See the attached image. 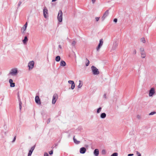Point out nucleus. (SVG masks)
<instances>
[{"mask_svg": "<svg viewBox=\"0 0 156 156\" xmlns=\"http://www.w3.org/2000/svg\"><path fill=\"white\" fill-rule=\"evenodd\" d=\"M50 121H51V119L50 118L48 119V120L47 121V124L49 123L50 122Z\"/></svg>", "mask_w": 156, "mask_h": 156, "instance_id": "obj_41", "label": "nucleus"}, {"mask_svg": "<svg viewBox=\"0 0 156 156\" xmlns=\"http://www.w3.org/2000/svg\"><path fill=\"white\" fill-rule=\"evenodd\" d=\"M27 22L24 25V26L27 27Z\"/></svg>", "mask_w": 156, "mask_h": 156, "instance_id": "obj_47", "label": "nucleus"}, {"mask_svg": "<svg viewBox=\"0 0 156 156\" xmlns=\"http://www.w3.org/2000/svg\"><path fill=\"white\" fill-rule=\"evenodd\" d=\"M16 139V136H15L14 137L13 140L12 141V142H14L15 141Z\"/></svg>", "mask_w": 156, "mask_h": 156, "instance_id": "obj_43", "label": "nucleus"}, {"mask_svg": "<svg viewBox=\"0 0 156 156\" xmlns=\"http://www.w3.org/2000/svg\"><path fill=\"white\" fill-rule=\"evenodd\" d=\"M113 21L115 23H116L117 22V19L116 18L114 19L113 20Z\"/></svg>", "mask_w": 156, "mask_h": 156, "instance_id": "obj_42", "label": "nucleus"}, {"mask_svg": "<svg viewBox=\"0 0 156 156\" xmlns=\"http://www.w3.org/2000/svg\"><path fill=\"white\" fill-rule=\"evenodd\" d=\"M94 153L95 156H98L99 154V150L98 149H95L94 151Z\"/></svg>", "mask_w": 156, "mask_h": 156, "instance_id": "obj_15", "label": "nucleus"}, {"mask_svg": "<svg viewBox=\"0 0 156 156\" xmlns=\"http://www.w3.org/2000/svg\"><path fill=\"white\" fill-rule=\"evenodd\" d=\"M106 115L105 113H103L101 114L100 117L102 119H104L106 117Z\"/></svg>", "mask_w": 156, "mask_h": 156, "instance_id": "obj_19", "label": "nucleus"}, {"mask_svg": "<svg viewBox=\"0 0 156 156\" xmlns=\"http://www.w3.org/2000/svg\"><path fill=\"white\" fill-rule=\"evenodd\" d=\"M91 69L93 74L94 75H97L99 73L98 69L94 66H92Z\"/></svg>", "mask_w": 156, "mask_h": 156, "instance_id": "obj_2", "label": "nucleus"}, {"mask_svg": "<svg viewBox=\"0 0 156 156\" xmlns=\"http://www.w3.org/2000/svg\"><path fill=\"white\" fill-rule=\"evenodd\" d=\"M3 99H4V98H2V101L3 100Z\"/></svg>", "mask_w": 156, "mask_h": 156, "instance_id": "obj_53", "label": "nucleus"}, {"mask_svg": "<svg viewBox=\"0 0 156 156\" xmlns=\"http://www.w3.org/2000/svg\"><path fill=\"white\" fill-rule=\"evenodd\" d=\"M17 97H18V99L19 102V108H20V111H21V109L22 108V103L21 101V100H20V96H19V93H18V94Z\"/></svg>", "mask_w": 156, "mask_h": 156, "instance_id": "obj_9", "label": "nucleus"}, {"mask_svg": "<svg viewBox=\"0 0 156 156\" xmlns=\"http://www.w3.org/2000/svg\"><path fill=\"white\" fill-rule=\"evenodd\" d=\"M81 81L80 80H79L80 83L78 86V87L79 88H80L83 85L82 83H81Z\"/></svg>", "mask_w": 156, "mask_h": 156, "instance_id": "obj_22", "label": "nucleus"}, {"mask_svg": "<svg viewBox=\"0 0 156 156\" xmlns=\"http://www.w3.org/2000/svg\"><path fill=\"white\" fill-rule=\"evenodd\" d=\"M76 44V42L75 41H73L72 43V45L73 46H74Z\"/></svg>", "mask_w": 156, "mask_h": 156, "instance_id": "obj_29", "label": "nucleus"}, {"mask_svg": "<svg viewBox=\"0 0 156 156\" xmlns=\"http://www.w3.org/2000/svg\"><path fill=\"white\" fill-rule=\"evenodd\" d=\"M61 59V58L59 56H57L55 58V60L57 62H59Z\"/></svg>", "mask_w": 156, "mask_h": 156, "instance_id": "obj_21", "label": "nucleus"}, {"mask_svg": "<svg viewBox=\"0 0 156 156\" xmlns=\"http://www.w3.org/2000/svg\"><path fill=\"white\" fill-rule=\"evenodd\" d=\"M141 55V58H144L146 57V53L145 51L141 52H140Z\"/></svg>", "mask_w": 156, "mask_h": 156, "instance_id": "obj_18", "label": "nucleus"}, {"mask_svg": "<svg viewBox=\"0 0 156 156\" xmlns=\"http://www.w3.org/2000/svg\"><path fill=\"white\" fill-rule=\"evenodd\" d=\"M62 12L61 10H59L58 12V16H57V19L58 20V21L59 22H61L62 21Z\"/></svg>", "mask_w": 156, "mask_h": 156, "instance_id": "obj_3", "label": "nucleus"}, {"mask_svg": "<svg viewBox=\"0 0 156 156\" xmlns=\"http://www.w3.org/2000/svg\"><path fill=\"white\" fill-rule=\"evenodd\" d=\"M18 73V71L17 68H14L12 69L8 74V75H11L15 76L17 75Z\"/></svg>", "mask_w": 156, "mask_h": 156, "instance_id": "obj_1", "label": "nucleus"}, {"mask_svg": "<svg viewBox=\"0 0 156 156\" xmlns=\"http://www.w3.org/2000/svg\"><path fill=\"white\" fill-rule=\"evenodd\" d=\"M86 66H87L89 65V64H90V61L87 58H86Z\"/></svg>", "mask_w": 156, "mask_h": 156, "instance_id": "obj_23", "label": "nucleus"}, {"mask_svg": "<svg viewBox=\"0 0 156 156\" xmlns=\"http://www.w3.org/2000/svg\"><path fill=\"white\" fill-rule=\"evenodd\" d=\"M35 146H33L31 147L30 149V151H31L32 153L35 148Z\"/></svg>", "mask_w": 156, "mask_h": 156, "instance_id": "obj_27", "label": "nucleus"}, {"mask_svg": "<svg viewBox=\"0 0 156 156\" xmlns=\"http://www.w3.org/2000/svg\"><path fill=\"white\" fill-rule=\"evenodd\" d=\"M99 18L96 17L95 18V20L96 21H98L99 20Z\"/></svg>", "mask_w": 156, "mask_h": 156, "instance_id": "obj_45", "label": "nucleus"}, {"mask_svg": "<svg viewBox=\"0 0 156 156\" xmlns=\"http://www.w3.org/2000/svg\"><path fill=\"white\" fill-rule=\"evenodd\" d=\"M68 83H69V84H71V85L72 84H73V83L74 82L73 81V80H69L68 81Z\"/></svg>", "mask_w": 156, "mask_h": 156, "instance_id": "obj_31", "label": "nucleus"}, {"mask_svg": "<svg viewBox=\"0 0 156 156\" xmlns=\"http://www.w3.org/2000/svg\"><path fill=\"white\" fill-rule=\"evenodd\" d=\"M28 39L27 36H26L24 37V39L23 40V43L24 44L26 43L28 41Z\"/></svg>", "mask_w": 156, "mask_h": 156, "instance_id": "obj_17", "label": "nucleus"}, {"mask_svg": "<svg viewBox=\"0 0 156 156\" xmlns=\"http://www.w3.org/2000/svg\"><path fill=\"white\" fill-rule=\"evenodd\" d=\"M48 10L46 7H44L43 9V15L44 16L45 18H47V16L46 14H48Z\"/></svg>", "mask_w": 156, "mask_h": 156, "instance_id": "obj_7", "label": "nucleus"}, {"mask_svg": "<svg viewBox=\"0 0 156 156\" xmlns=\"http://www.w3.org/2000/svg\"><path fill=\"white\" fill-rule=\"evenodd\" d=\"M155 93L154 89V88H151L149 90V96L151 97Z\"/></svg>", "mask_w": 156, "mask_h": 156, "instance_id": "obj_6", "label": "nucleus"}, {"mask_svg": "<svg viewBox=\"0 0 156 156\" xmlns=\"http://www.w3.org/2000/svg\"><path fill=\"white\" fill-rule=\"evenodd\" d=\"M57 0H52V2H54L56 1Z\"/></svg>", "mask_w": 156, "mask_h": 156, "instance_id": "obj_51", "label": "nucleus"}, {"mask_svg": "<svg viewBox=\"0 0 156 156\" xmlns=\"http://www.w3.org/2000/svg\"><path fill=\"white\" fill-rule=\"evenodd\" d=\"M140 40L141 42H142L143 43H145L146 42V41L145 39V38L144 37L141 38L140 39Z\"/></svg>", "mask_w": 156, "mask_h": 156, "instance_id": "obj_26", "label": "nucleus"}, {"mask_svg": "<svg viewBox=\"0 0 156 156\" xmlns=\"http://www.w3.org/2000/svg\"><path fill=\"white\" fill-rule=\"evenodd\" d=\"M32 152L31 151H29V153L28 154V156H31L32 154Z\"/></svg>", "mask_w": 156, "mask_h": 156, "instance_id": "obj_37", "label": "nucleus"}, {"mask_svg": "<svg viewBox=\"0 0 156 156\" xmlns=\"http://www.w3.org/2000/svg\"><path fill=\"white\" fill-rule=\"evenodd\" d=\"M156 113V112H151L150 113H149V115H152Z\"/></svg>", "mask_w": 156, "mask_h": 156, "instance_id": "obj_35", "label": "nucleus"}, {"mask_svg": "<svg viewBox=\"0 0 156 156\" xmlns=\"http://www.w3.org/2000/svg\"><path fill=\"white\" fill-rule=\"evenodd\" d=\"M49 153L50 155H51L53 154V150H51V151L49 152Z\"/></svg>", "mask_w": 156, "mask_h": 156, "instance_id": "obj_36", "label": "nucleus"}, {"mask_svg": "<svg viewBox=\"0 0 156 156\" xmlns=\"http://www.w3.org/2000/svg\"><path fill=\"white\" fill-rule=\"evenodd\" d=\"M58 47H59V48H60V49H62V47H61V46L60 45H58Z\"/></svg>", "mask_w": 156, "mask_h": 156, "instance_id": "obj_49", "label": "nucleus"}, {"mask_svg": "<svg viewBox=\"0 0 156 156\" xmlns=\"http://www.w3.org/2000/svg\"><path fill=\"white\" fill-rule=\"evenodd\" d=\"M86 151V149L84 147H82L80 149V152L81 154H84Z\"/></svg>", "mask_w": 156, "mask_h": 156, "instance_id": "obj_13", "label": "nucleus"}, {"mask_svg": "<svg viewBox=\"0 0 156 156\" xmlns=\"http://www.w3.org/2000/svg\"><path fill=\"white\" fill-rule=\"evenodd\" d=\"M66 65V62L63 60H61L60 62V66H64Z\"/></svg>", "mask_w": 156, "mask_h": 156, "instance_id": "obj_16", "label": "nucleus"}, {"mask_svg": "<svg viewBox=\"0 0 156 156\" xmlns=\"http://www.w3.org/2000/svg\"><path fill=\"white\" fill-rule=\"evenodd\" d=\"M137 118L138 119H140L141 118V115H137Z\"/></svg>", "mask_w": 156, "mask_h": 156, "instance_id": "obj_32", "label": "nucleus"}, {"mask_svg": "<svg viewBox=\"0 0 156 156\" xmlns=\"http://www.w3.org/2000/svg\"><path fill=\"white\" fill-rule=\"evenodd\" d=\"M106 152L105 150H103L102 151V153L103 154H106Z\"/></svg>", "mask_w": 156, "mask_h": 156, "instance_id": "obj_34", "label": "nucleus"}, {"mask_svg": "<svg viewBox=\"0 0 156 156\" xmlns=\"http://www.w3.org/2000/svg\"><path fill=\"white\" fill-rule=\"evenodd\" d=\"M44 156H48V154L47 152H45L44 154Z\"/></svg>", "mask_w": 156, "mask_h": 156, "instance_id": "obj_40", "label": "nucleus"}, {"mask_svg": "<svg viewBox=\"0 0 156 156\" xmlns=\"http://www.w3.org/2000/svg\"><path fill=\"white\" fill-rule=\"evenodd\" d=\"M22 3V2L21 1H20L18 4V6L19 7Z\"/></svg>", "mask_w": 156, "mask_h": 156, "instance_id": "obj_44", "label": "nucleus"}, {"mask_svg": "<svg viewBox=\"0 0 156 156\" xmlns=\"http://www.w3.org/2000/svg\"><path fill=\"white\" fill-rule=\"evenodd\" d=\"M102 109V108L101 107H99L97 109V113H99L101 111Z\"/></svg>", "mask_w": 156, "mask_h": 156, "instance_id": "obj_24", "label": "nucleus"}, {"mask_svg": "<svg viewBox=\"0 0 156 156\" xmlns=\"http://www.w3.org/2000/svg\"><path fill=\"white\" fill-rule=\"evenodd\" d=\"M75 84L74 83H73V84H72L71 85V89L72 90H73V89H74V88L75 87Z\"/></svg>", "mask_w": 156, "mask_h": 156, "instance_id": "obj_25", "label": "nucleus"}, {"mask_svg": "<svg viewBox=\"0 0 156 156\" xmlns=\"http://www.w3.org/2000/svg\"><path fill=\"white\" fill-rule=\"evenodd\" d=\"M108 14L109 11L108 10H107L105 12L103 16L102 17V20H104L105 18L108 15Z\"/></svg>", "mask_w": 156, "mask_h": 156, "instance_id": "obj_10", "label": "nucleus"}, {"mask_svg": "<svg viewBox=\"0 0 156 156\" xmlns=\"http://www.w3.org/2000/svg\"><path fill=\"white\" fill-rule=\"evenodd\" d=\"M13 80L12 79H10L9 80V83L10 84V87H14L15 86V83H13Z\"/></svg>", "mask_w": 156, "mask_h": 156, "instance_id": "obj_14", "label": "nucleus"}, {"mask_svg": "<svg viewBox=\"0 0 156 156\" xmlns=\"http://www.w3.org/2000/svg\"><path fill=\"white\" fill-rule=\"evenodd\" d=\"M104 97H105V98H106V95L105 94H104Z\"/></svg>", "mask_w": 156, "mask_h": 156, "instance_id": "obj_50", "label": "nucleus"}, {"mask_svg": "<svg viewBox=\"0 0 156 156\" xmlns=\"http://www.w3.org/2000/svg\"><path fill=\"white\" fill-rule=\"evenodd\" d=\"M73 140L74 142L76 144H79L80 143V141L77 140L75 138L74 136L73 137Z\"/></svg>", "mask_w": 156, "mask_h": 156, "instance_id": "obj_20", "label": "nucleus"}, {"mask_svg": "<svg viewBox=\"0 0 156 156\" xmlns=\"http://www.w3.org/2000/svg\"><path fill=\"white\" fill-rule=\"evenodd\" d=\"M4 133H5V135H6V134L7 133H6V132H5Z\"/></svg>", "mask_w": 156, "mask_h": 156, "instance_id": "obj_52", "label": "nucleus"}, {"mask_svg": "<svg viewBox=\"0 0 156 156\" xmlns=\"http://www.w3.org/2000/svg\"><path fill=\"white\" fill-rule=\"evenodd\" d=\"M103 44V39L102 38L100 39L99 41V43L98 45V47L97 48V51H98L100 49V48L101 47Z\"/></svg>", "mask_w": 156, "mask_h": 156, "instance_id": "obj_5", "label": "nucleus"}, {"mask_svg": "<svg viewBox=\"0 0 156 156\" xmlns=\"http://www.w3.org/2000/svg\"><path fill=\"white\" fill-rule=\"evenodd\" d=\"M27 29V27L23 26L22 28V29H23L24 30V31H25Z\"/></svg>", "mask_w": 156, "mask_h": 156, "instance_id": "obj_39", "label": "nucleus"}, {"mask_svg": "<svg viewBox=\"0 0 156 156\" xmlns=\"http://www.w3.org/2000/svg\"><path fill=\"white\" fill-rule=\"evenodd\" d=\"M34 62L33 61H30L28 64V66L29 70L32 69L34 67Z\"/></svg>", "mask_w": 156, "mask_h": 156, "instance_id": "obj_4", "label": "nucleus"}, {"mask_svg": "<svg viewBox=\"0 0 156 156\" xmlns=\"http://www.w3.org/2000/svg\"><path fill=\"white\" fill-rule=\"evenodd\" d=\"M118 153L115 152L113 153L111 156H118Z\"/></svg>", "mask_w": 156, "mask_h": 156, "instance_id": "obj_30", "label": "nucleus"}, {"mask_svg": "<svg viewBox=\"0 0 156 156\" xmlns=\"http://www.w3.org/2000/svg\"><path fill=\"white\" fill-rule=\"evenodd\" d=\"M136 154L137 156H141V154L138 151H136Z\"/></svg>", "mask_w": 156, "mask_h": 156, "instance_id": "obj_28", "label": "nucleus"}, {"mask_svg": "<svg viewBox=\"0 0 156 156\" xmlns=\"http://www.w3.org/2000/svg\"><path fill=\"white\" fill-rule=\"evenodd\" d=\"M35 101L37 104L40 105L41 103L39 97L38 96H36L35 97Z\"/></svg>", "mask_w": 156, "mask_h": 156, "instance_id": "obj_11", "label": "nucleus"}, {"mask_svg": "<svg viewBox=\"0 0 156 156\" xmlns=\"http://www.w3.org/2000/svg\"><path fill=\"white\" fill-rule=\"evenodd\" d=\"M136 50H135V49L133 51V54L135 55L136 54Z\"/></svg>", "mask_w": 156, "mask_h": 156, "instance_id": "obj_38", "label": "nucleus"}, {"mask_svg": "<svg viewBox=\"0 0 156 156\" xmlns=\"http://www.w3.org/2000/svg\"><path fill=\"white\" fill-rule=\"evenodd\" d=\"M140 52H141L144 51V49L143 48H140Z\"/></svg>", "mask_w": 156, "mask_h": 156, "instance_id": "obj_33", "label": "nucleus"}, {"mask_svg": "<svg viewBox=\"0 0 156 156\" xmlns=\"http://www.w3.org/2000/svg\"><path fill=\"white\" fill-rule=\"evenodd\" d=\"M118 44L117 42H115L114 43L113 45L112 48V50H115L118 46Z\"/></svg>", "mask_w": 156, "mask_h": 156, "instance_id": "obj_12", "label": "nucleus"}, {"mask_svg": "<svg viewBox=\"0 0 156 156\" xmlns=\"http://www.w3.org/2000/svg\"><path fill=\"white\" fill-rule=\"evenodd\" d=\"M93 3H94L95 2V0H91Z\"/></svg>", "mask_w": 156, "mask_h": 156, "instance_id": "obj_48", "label": "nucleus"}, {"mask_svg": "<svg viewBox=\"0 0 156 156\" xmlns=\"http://www.w3.org/2000/svg\"><path fill=\"white\" fill-rule=\"evenodd\" d=\"M133 154H128V156H133Z\"/></svg>", "mask_w": 156, "mask_h": 156, "instance_id": "obj_46", "label": "nucleus"}, {"mask_svg": "<svg viewBox=\"0 0 156 156\" xmlns=\"http://www.w3.org/2000/svg\"><path fill=\"white\" fill-rule=\"evenodd\" d=\"M58 95L57 94H54L53 96V98L52 100V104H55L57 99Z\"/></svg>", "mask_w": 156, "mask_h": 156, "instance_id": "obj_8", "label": "nucleus"}]
</instances>
